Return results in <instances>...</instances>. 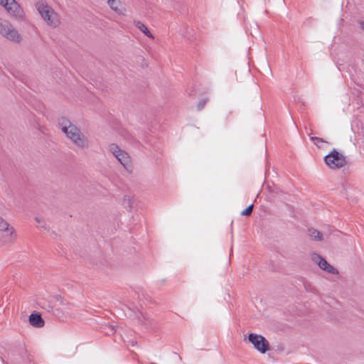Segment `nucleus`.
Returning a JSON list of instances; mask_svg holds the SVG:
<instances>
[{
  "mask_svg": "<svg viewBox=\"0 0 364 364\" xmlns=\"http://www.w3.org/2000/svg\"><path fill=\"white\" fill-rule=\"evenodd\" d=\"M248 340L253 344L254 347L262 353H266L269 349L268 341L260 335L250 333L248 336Z\"/></svg>",
  "mask_w": 364,
  "mask_h": 364,
  "instance_id": "7",
  "label": "nucleus"
},
{
  "mask_svg": "<svg viewBox=\"0 0 364 364\" xmlns=\"http://www.w3.org/2000/svg\"><path fill=\"white\" fill-rule=\"evenodd\" d=\"M135 26L139 28L142 33H144L147 37L154 39V36L151 33V32L149 31L147 27L141 21H134Z\"/></svg>",
  "mask_w": 364,
  "mask_h": 364,
  "instance_id": "12",
  "label": "nucleus"
},
{
  "mask_svg": "<svg viewBox=\"0 0 364 364\" xmlns=\"http://www.w3.org/2000/svg\"><path fill=\"white\" fill-rule=\"evenodd\" d=\"M140 316H143L141 313L139 314V316H137V318L139 321H141Z\"/></svg>",
  "mask_w": 364,
  "mask_h": 364,
  "instance_id": "21",
  "label": "nucleus"
},
{
  "mask_svg": "<svg viewBox=\"0 0 364 364\" xmlns=\"http://www.w3.org/2000/svg\"><path fill=\"white\" fill-rule=\"evenodd\" d=\"M311 259L315 263L318 264L319 267L331 274H338V270L331 265L323 257L316 253L311 255Z\"/></svg>",
  "mask_w": 364,
  "mask_h": 364,
  "instance_id": "9",
  "label": "nucleus"
},
{
  "mask_svg": "<svg viewBox=\"0 0 364 364\" xmlns=\"http://www.w3.org/2000/svg\"><path fill=\"white\" fill-rule=\"evenodd\" d=\"M324 161L332 169L340 168L346 164V157L335 149L324 157Z\"/></svg>",
  "mask_w": 364,
  "mask_h": 364,
  "instance_id": "6",
  "label": "nucleus"
},
{
  "mask_svg": "<svg viewBox=\"0 0 364 364\" xmlns=\"http://www.w3.org/2000/svg\"><path fill=\"white\" fill-rule=\"evenodd\" d=\"M107 4L112 10L119 14H122L121 2L118 0H107Z\"/></svg>",
  "mask_w": 364,
  "mask_h": 364,
  "instance_id": "11",
  "label": "nucleus"
},
{
  "mask_svg": "<svg viewBox=\"0 0 364 364\" xmlns=\"http://www.w3.org/2000/svg\"><path fill=\"white\" fill-rule=\"evenodd\" d=\"M311 139L316 145H318V144L320 142H324V140L322 138L316 136L311 137Z\"/></svg>",
  "mask_w": 364,
  "mask_h": 364,
  "instance_id": "16",
  "label": "nucleus"
},
{
  "mask_svg": "<svg viewBox=\"0 0 364 364\" xmlns=\"http://www.w3.org/2000/svg\"><path fill=\"white\" fill-rule=\"evenodd\" d=\"M123 202L125 205H127L129 208H132V200H131V198L129 196H124Z\"/></svg>",
  "mask_w": 364,
  "mask_h": 364,
  "instance_id": "15",
  "label": "nucleus"
},
{
  "mask_svg": "<svg viewBox=\"0 0 364 364\" xmlns=\"http://www.w3.org/2000/svg\"><path fill=\"white\" fill-rule=\"evenodd\" d=\"M0 4L14 16L17 18H21L23 16V11L15 0H0Z\"/></svg>",
  "mask_w": 364,
  "mask_h": 364,
  "instance_id": "8",
  "label": "nucleus"
},
{
  "mask_svg": "<svg viewBox=\"0 0 364 364\" xmlns=\"http://www.w3.org/2000/svg\"><path fill=\"white\" fill-rule=\"evenodd\" d=\"M41 228H44V229H46V228H46V226L45 223H43L41 225Z\"/></svg>",
  "mask_w": 364,
  "mask_h": 364,
  "instance_id": "20",
  "label": "nucleus"
},
{
  "mask_svg": "<svg viewBox=\"0 0 364 364\" xmlns=\"http://www.w3.org/2000/svg\"><path fill=\"white\" fill-rule=\"evenodd\" d=\"M16 237L14 228L0 215V243L4 245L11 243L16 240Z\"/></svg>",
  "mask_w": 364,
  "mask_h": 364,
  "instance_id": "4",
  "label": "nucleus"
},
{
  "mask_svg": "<svg viewBox=\"0 0 364 364\" xmlns=\"http://www.w3.org/2000/svg\"><path fill=\"white\" fill-rule=\"evenodd\" d=\"M29 322L33 326L37 328H41L44 326V321L41 314H31L29 316Z\"/></svg>",
  "mask_w": 364,
  "mask_h": 364,
  "instance_id": "10",
  "label": "nucleus"
},
{
  "mask_svg": "<svg viewBox=\"0 0 364 364\" xmlns=\"http://www.w3.org/2000/svg\"><path fill=\"white\" fill-rule=\"evenodd\" d=\"M36 220L38 222V223H41V220L38 218H36Z\"/></svg>",
  "mask_w": 364,
  "mask_h": 364,
  "instance_id": "22",
  "label": "nucleus"
},
{
  "mask_svg": "<svg viewBox=\"0 0 364 364\" xmlns=\"http://www.w3.org/2000/svg\"><path fill=\"white\" fill-rule=\"evenodd\" d=\"M36 7L48 26L55 28L59 25L60 21L57 13L45 1L37 2Z\"/></svg>",
  "mask_w": 364,
  "mask_h": 364,
  "instance_id": "2",
  "label": "nucleus"
},
{
  "mask_svg": "<svg viewBox=\"0 0 364 364\" xmlns=\"http://www.w3.org/2000/svg\"><path fill=\"white\" fill-rule=\"evenodd\" d=\"M59 126L66 136L78 148L84 149L88 147L89 142L80 129L65 117L59 119Z\"/></svg>",
  "mask_w": 364,
  "mask_h": 364,
  "instance_id": "1",
  "label": "nucleus"
},
{
  "mask_svg": "<svg viewBox=\"0 0 364 364\" xmlns=\"http://www.w3.org/2000/svg\"><path fill=\"white\" fill-rule=\"evenodd\" d=\"M205 103H206V101H205V100H203L202 102H200L198 104V109H199V110L202 109L204 107V106H205Z\"/></svg>",
  "mask_w": 364,
  "mask_h": 364,
  "instance_id": "17",
  "label": "nucleus"
},
{
  "mask_svg": "<svg viewBox=\"0 0 364 364\" xmlns=\"http://www.w3.org/2000/svg\"><path fill=\"white\" fill-rule=\"evenodd\" d=\"M0 34L15 43H19L22 41V36L18 31L9 21L2 18H0Z\"/></svg>",
  "mask_w": 364,
  "mask_h": 364,
  "instance_id": "3",
  "label": "nucleus"
},
{
  "mask_svg": "<svg viewBox=\"0 0 364 364\" xmlns=\"http://www.w3.org/2000/svg\"><path fill=\"white\" fill-rule=\"evenodd\" d=\"M254 205L251 204L247 208H246L244 210L241 212V215L242 216H249L251 215L253 210Z\"/></svg>",
  "mask_w": 364,
  "mask_h": 364,
  "instance_id": "14",
  "label": "nucleus"
},
{
  "mask_svg": "<svg viewBox=\"0 0 364 364\" xmlns=\"http://www.w3.org/2000/svg\"><path fill=\"white\" fill-rule=\"evenodd\" d=\"M359 24L360 26V28L364 30V21H359Z\"/></svg>",
  "mask_w": 364,
  "mask_h": 364,
  "instance_id": "19",
  "label": "nucleus"
},
{
  "mask_svg": "<svg viewBox=\"0 0 364 364\" xmlns=\"http://www.w3.org/2000/svg\"><path fill=\"white\" fill-rule=\"evenodd\" d=\"M109 151L116 157L126 170L132 172V166L130 156L126 151L121 149L119 146L115 144H111L109 146Z\"/></svg>",
  "mask_w": 364,
  "mask_h": 364,
  "instance_id": "5",
  "label": "nucleus"
},
{
  "mask_svg": "<svg viewBox=\"0 0 364 364\" xmlns=\"http://www.w3.org/2000/svg\"><path fill=\"white\" fill-rule=\"evenodd\" d=\"M309 235L313 239L316 241H321L323 240V235L322 233L314 228H309Z\"/></svg>",
  "mask_w": 364,
  "mask_h": 364,
  "instance_id": "13",
  "label": "nucleus"
},
{
  "mask_svg": "<svg viewBox=\"0 0 364 364\" xmlns=\"http://www.w3.org/2000/svg\"><path fill=\"white\" fill-rule=\"evenodd\" d=\"M152 364H156V363H152Z\"/></svg>",
  "mask_w": 364,
  "mask_h": 364,
  "instance_id": "23",
  "label": "nucleus"
},
{
  "mask_svg": "<svg viewBox=\"0 0 364 364\" xmlns=\"http://www.w3.org/2000/svg\"><path fill=\"white\" fill-rule=\"evenodd\" d=\"M136 344V341L134 340H130L127 341V346H134Z\"/></svg>",
  "mask_w": 364,
  "mask_h": 364,
  "instance_id": "18",
  "label": "nucleus"
}]
</instances>
